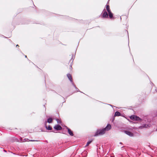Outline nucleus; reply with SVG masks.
Masks as SVG:
<instances>
[{
	"label": "nucleus",
	"mask_w": 157,
	"mask_h": 157,
	"mask_svg": "<svg viewBox=\"0 0 157 157\" xmlns=\"http://www.w3.org/2000/svg\"><path fill=\"white\" fill-rule=\"evenodd\" d=\"M73 85V86L75 88V89L76 90L77 92L80 91H79V89L76 87V86L74 84V85Z\"/></svg>",
	"instance_id": "2eb2a0df"
},
{
	"label": "nucleus",
	"mask_w": 157,
	"mask_h": 157,
	"mask_svg": "<svg viewBox=\"0 0 157 157\" xmlns=\"http://www.w3.org/2000/svg\"><path fill=\"white\" fill-rule=\"evenodd\" d=\"M56 120L57 121L58 123H59L60 124L61 123V121L60 120H59V119H56Z\"/></svg>",
	"instance_id": "dca6fc26"
},
{
	"label": "nucleus",
	"mask_w": 157,
	"mask_h": 157,
	"mask_svg": "<svg viewBox=\"0 0 157 157\" xmlns=\"http://www.w3.org/2000/svg\"><path fill=\"white\" fill-rule=\"evenodd\" d=\"M4 151L6 152V151L5 150H4Z\"/></svg>",
	"instance_id": "393cba45"
},
{
	"label": "nucleus",
	"mask_w": 157,
	"mask_h": 157,
	"mask_svg": "<svg viewBox=\"0 0 157 157\" xmlns=\"http://www.w3.org/2000/svg\"><path fill=\"white\" fill-rule=\"evenodd\" d=\"M16 46H17H17L19 47V45H18V44H17V45H16Z\"/></svg>",
	"instance_id": "412c9836"
},
{
	"label": "nucleus",
	"mask_w": 157,
	"mask_h": 157,
	"mask_svg": "<svg viewBox=\"0 0 157 157\" xmlns=\"http://www.w3.org/2000/svg\"><path fill=\"white\" fill-rule=\"evenodd\" d=\"M67 76L68 77L70 81L71 82V83L72 85H74V83L73 81L72 77L71 75L70 74L68 73L67 74Z\"/></svg>",
	"instance_id": "39448f33"
},
{
	"label": "nucleus",
	"mask_w": 157,
	"mask_h": 157,
	"mask_svg": "<svg viewBox=\"0 0 157 157\" xmlns=\"http://www.w3.org/2000/svg\"><path fill=\"white\" fill-rule=\"evenodd\" d=\"M109 105H110V106H111L113 107V105H110V104H109Z\"/></svg>",
	"instance_id": "4be33fe9"
},
{
	"label": "nucleus",
	"mask_w": 157,
	"mask_h": 157,
	"mask_svg": "<svg viewBox=\"0 0 157 157\" xmlns=\"http://www.w3.org/2000/svg\"><path fill=\"white\" fill-rule=\"evenodd\" d=\"M52 119L51 117H50L48 119L47 121H46L47 122V123L48 122L49 123H52Z\"/></svg>",
	"instance_id": "f8f14e48"
},
{
	"label": "nucleus",
	"mask_w": 157,
	"mask_h": 157,
	"mask_svg": "<svg viewBox=\"0 0 157 157\" xmlns=\"http://www.w3.org/2000/svg\"><path fill=\"white\" fill-rule=\"evenodd\" d=\"M29 141H36L37 140H29Z\"/></svg>",
	"instance_id": "6ab92c4d"
},
{
	"label": "nucleus",
	"mask_w": 157,
	"mask_h": 157,
	"mask_svg": "<svg viewBox=\"0 0 157 157\" xmlns=\"http://www.w3.org/2000/svg\"><path fill=\"white\" fill-rule=\"evenodd\" d=\"M124 132L126 134L130 137H132L134 136V135L133 133L129 131L124 130Z\"/></svg>",
	"instance_id": "20e7f679"
},
{
	"label": "nucleus",
	"mask_w": 157,
	"mask_h": 157,
	"mask_svg": "<svg viewBox=\"0 0 157 157\" xmlns=\"http://www.w3.org/2000/svg\"><path fill=\"white\" fill-rule=\"evenodd\" d=\"M74 57H75V56H74V55L73 54L72 55L71 58L69 61L70 62H71V65H70V67H71V66H72V63L73 62Z\"/></svg>",
	"instance_id": "9d476101"
},
{
	"label": "nucleus",
	"mask_w": 157,
	"mask_h": 157,
	"mask_svg": "<svg viewBox=\"0 0 157 157\" xmlns=\"http://www.w3.org/2000/svg\"><path fill=\"white\" fill-rule=\"evenodd\" d=\"M54 128L57 130H59L62 129V127L59 124L55 125L54 126Z\"/></svg>",
	"instance_id": "423d86ee"
},
{
	"label": "nucleus",
	"mask_w": 157,
	"mask_h": 157,
	"mask_svg": "<svg viewBox=\"0 0 157 157\" xmlns=\"http://www.w3.org/2000/svg\"><path fill=\"white\" fill-rule=\"evenodd\" d=\"M108 16H109V17L110 19H114V17H113V13H112L111 11L108 12Z\"/></svg>",
	"instance_id": "1a4fd4ad"
},
{
	"label": "nucleus",
	"mask_w": 157,
	"mask_h": 157,
	"mask_svg": "<svg viewBox=\"0 0 157 157\" xmlns=\"http://www.w3.org/2000/svg\"><path fill=\"white\" fill-rule=\"evenodd\" d=\"M47 122L45 121L44 123V124L45 127L46 129L48 130H51L52 129V128L51 126L50 125H49L48 126H47Z\"/></svg>",
	"instance_id": "0eeeda50"
},
{
	"label": "nucleus",
	"mask_w": 157,
	"mask_h": 157,
	"mask_svg": "<svg viewBox=\"0 0 157 157\" xmlns=\"http://www.w3.org/2000/svg\"><path fill=\"white\" fill-rule=\"evenodd\" d=\"M141 127H143V128H147L148 127H150L149 125L147 124H144Z\"/></svg>",
	"instance_id": "4468645a"
},
{
	"label": "nucleus",
	"mask_w": 157,
	"mask_h": 157,
	"mask_svg": "<svg viewBox=\"0 0 157 157\" xmlns=\"http://www.w3.org/2000/svg\"><path fill=\"white\" fill-rule=\"evenodd\" d=\"M114 119H115L114 117H113V119H112V122H113V121H114Z\"/></svg>",
	"instance_id": "aec40b11"
},
{
	"label": "nucleus",
	"mask_w": 157,
	"mask_h": 157,
	"mask_svg": "<svg viewBox=\"0 0 157 157\" xmlns=\"http://www.w3.org/2000/svg\"><path fill=\"white\" fill-rule=\"evenodd\" d=\"M92 141H88L87 144H86V146H88L91 142Z\"/></svg>",
	"instance_id": "a211bd4d"
},
{
	"label": "nucleus",
	"mask_w": 157,
	"mask_h": 157,
	"mask_svg": "<svg viewBox=\"0 0 157 157\" xmlns=\"http://www.w3.org/2000/svg\"><path fill=\"white\" fill-rule=\"evenodd\" d=\"M66 128L67 129L68 133L69 134V135L71 136H73L74 134L73 132L67 126H66Z\"/></svg>",
	"instance_id": "6e6552de"
},
{
	"label": "nucleus",
	"mask_w": 157,
	"mask_h": 157,
	"mask_svg": "<svg viewBox=\"0 0 157 157\" xmlns=\"http://www.w3.org/2000/svg\"><path fill=\"white\" fill-rule=\"evenodd\" d=\"M87 151H84L82 153V155H83L84 154H86V156H87Z\"/></svg>",
	"instance_id": "f3484780"
},
{
	"label": "nucleus",
	"mask_w": 157,
	"mask_h": 157,
	"mask_svg": "<svg viewBox=\"0 0 157 157\" xmlns=\"http://www.w3.org/2000/svg\"><path fill=\"white\" fill-rule=\"evenodd\" d=\"M101 16L103 18H108V14L105 9H104L103 10Z\"/></svg>",
	"instance_id": "f03ea898"
},
{
	"label": "nucleus",
	"mask_w": 157,
	"mask_h": 157,
	"mask_svg": "<svg viewBox=\"0 0 157 157\" xmlns=\"http://www.w3.org/2000/svg\"><path fill=\"white\" fill-rule=\"evenodd\" d=\"M121 114L119 112L116 111L115 112L114 114V116H121Z\"/></svg>",
	"instance_id": "9b49d317"
},
{
	"label": "nucleus",
	"mask_w": 157,
	"mask_h": 157,
	"mask_svg": "<svg viewBox=\"0 0 157 157\" xmlns=\"http://www.w3.org/2000/svg\"><path fill=\"white\" fill-rule=\"evenodd\" d=\"M25 57L27 58V56H25Z\"/></svg>",
	"instance_id": "5701e85b"
},
{
	"label": "nucleus",
	"mask_w": 157,
	"mask_h": 157,
	"mask_svg": "<svg viewBox=\"0 0 157 157\" xmlns=\"http://www.w3.org/2000/svg\"><path fill=\"white\" fill-rule=\"evenodd\" d=\"M111 125L108 124L105 128L97 129L95 133L94 136L103 135L105 133L106 131H109L111 129Z\"/></svg>",
	"instance_id": "f257e3e1"
},
{
	"label": "nucleus",
	"mask_w": 157,
	"mask_h": 157,
	"mask_svg": "<svg viewBox=\"0 0 157 157\" xmlns=\"http://www.w3.org/2000/svg\"><path fill=\"white\" fill-rule=\"evenodd\" d=\"M106 9L108 12L111 11L109 8V5H106Z\"/></svg>",
	"instance_id": "ddd939ff"
},
{
	"label": "nucleus",
	"mask_w": 157,
	"mask_h": 157,
	"mask_svg": "<svg viewBox=\"0 0 157 157\" xmlns=\"http://www.w3.org/2000/svg\"><path fill=\"white\" fill-rule=\"evenodd\" d=\"M131 119L135 121H141L142 120L139 117L134 115L131 116L130 117Z\"/></svg>",
	"instance_id": "7ed1b4c3"
},
{
	"label": "nucleus",
	"mask_w": 157,
	"mask_h": 157,
	"mask_svg": "<svg viewBox=\"0 0 157 157\" xmlns=\"http://www.w3.org/2000/svg\"><path fill=\"white\" fill-rule=\"evenodd\" d=\"M120 144H122V143H121V142H120Z\"/></svg>",
	"instance_id": "b1692460"
}]
</instances>
